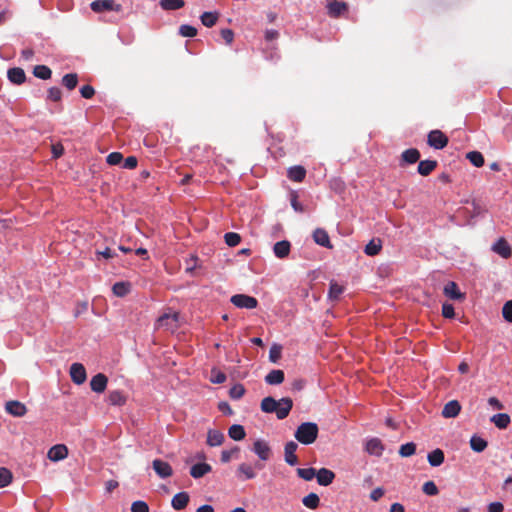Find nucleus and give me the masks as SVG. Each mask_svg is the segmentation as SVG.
<instances>
[{
	"label": "nucleus",
	"mask_w": 512,
	"mask_h": 512,
	"mask_svg": "<svg viewBox=\"0 0 512 512\" xmlns=\"http://www.w3.org/2000/svg\"><path fill=\"white\" fill-rule=\"evenodd\" d=\"M260 407L263 412L275 413L277 418L282 420L289 415L293 407V401L289 397L275 400L273 397L268 396L262 399Z\"/></svg>",
	"instance_id": "f257e3e1"
},
{
	"label": "nucleus",
	"mask_w": 512,
	"mask_h": 512,
	"mask_svg": "<svg viewBox=\"0 0 512 512\" xmlns=\"http://www.w3.org/2000/svg\"><path fill=\"white\" fill-rule=\"evenodd\" d=\"M318 435V426L313 422H305L298 426L295 438L304 445L312 444Z\"/></svg>",
	"instance_id": "f03ea898"
},
{
	"label": "nucleus",
	"mask_w": 512,
	"mask_h": 512,
	"mask_svg": "<svg viewBox=\"0 0 512 512\" xmlns=\"http://www.w3.org/2000/svg\"><path fill=\"white\" fill-rule=\"evenodd\" d=\"M178 318L177 312L164 313L156 320L155 328L174 331L177 328Z\"/></svg>",
	"instance_id": "7ed1b4c3"
},
{
	"label": "nucleus",
	"mask_w": 512,
	"mask_h": 512,
	"mask_svg": "<svg viewBox=\"0 0 512 512\" xmlns=\"http://www.w3.org/2000/svg\"><path fill=\"white\" fill-rule=\"evenodd\" d=\"M90 8L95 13H102L105 11L121 12L122 5L116 3L114 0H95L90 4Z\"/></svg>",
	"instance_id": "20e7f679"
},
{
	"label": "nucleus",
	"mask_w": 512,
	"mask_h": 512,
	"mask_svg": "<svg viewBox=\"0 0 512 512\" xmlns=\"http://www.w3.org/2000/svg\"><path fill=\"white\" fill-rule=\"evenodd\" d=\"M448 137L440 130H432L428 133L427 143L430 147L440 150L447 146Z\"/></svg>",
	"instance_id": "39448f33"
},
{
	"label": "nucleus",
	"mask_w": 512,
	"mask_h": 512,
	"mask_svg": "<svg viewBox=\"0 0 512 512\" xmlns=\"http://www.w3.org/2000/svg\"><path fill=\"white\" fill-rule=\"evenodd\" d=\"M262 468L263 464L259 461L255 462L253 465L251 463H242L237 469V476L241 480L253 479L256 476L254 469L261 470Z\"/></svg>",
	"instance_id": "423d86ee"
},
{
	"label": "nucleus",
	"mask_w": 512,
	"mask_h": 512,
	"mask_svg": "<svg viewBox=\"0 0 512 512\" xmlns=\"http://www.w3.org/2000/svg\"><path fill=\"white\" fill-rule=\"evenodd\" d=\"M231 303L238 308L254 309L258 305L255 297L246 294H236L231 297Z\"/></svg>",
	"instance_id": "0eeeda50"
},
{
	"label": "nucleus",
	"mask_w": 512,
	"mask_h": 512,
	"mask_svg": "<svg viewBox=\"0 0 512 512\" xmlns=\"http://www.w3.org/2000/svg\"><path fill=\"white\" fill-rule=\"evenodd\" d=\"M69 373L71 380L77 385L83 384L87 379L86 369L81 363H73Z\"/></svg>",
	"instance_id": "6e6552de"
},
{
	"label": "nucleus",
	"mask_w": 512,
	"mask_h": 512,
	"mask_svg": "<svg viewBox=\"0 0 512 512\" xmlns=\"http://www.w3.org/2000/svg\"><path fill=\"white\" fill-rule=\"evenodd\" d=\"M492 251L500 255L504 259H508L512 255V248L503 237H500L493 245Z\"/></svg>",
	"instance_id": "1a4fd4ad"
},
{
	"label": "nucleus",
	"mask_w": 512,
	"mask_h": 512,
	"mask_svg": "<svg viewBox=\"0 0 512 512\" xmlns=\"http://www.w3.org/2000/svg\"><path fill=\"white\" fill-rule=\"evenodd\" d=\"M152 467H153L155 473L160 478H163V479L168 478V477L172 476V474H173V469H172L171 465L168 462H165L163 460H160V459L153 460Z\"/></svg>",
	"instance_id": "9d476101"
},
{
	"label": "nucleus",
	"mask_w": 512,
	"mask_h": 512,
	"mask_svg": "<svg viewBox=\"0 0 512 512\" xmlns=\"http://www.w3.org/2000/svg\"><path fill=\"white\" fill-rule=\"evenodd\" d=\"M5 410L8 414L14 417H22L27 412L26 406L22 402L17 400H11L6 402Z\"/></svg>",
	"instance_id": "9b49d317"
},
{
	"label": "nucleus",
	"mask_w": 512,
	"mask_h": 512,
	"mask_svg": "<svg viewBox=\"0 0 512 512\" xmlns=\"http://www.w3.org/2000/svg\"><path fill=\"white\" fill-rule=\"evenodd\" d=\"M327 9L331 17L337 18L348 11V5L343 1L331 0L327 4Z\"/></svg>",
	"instance_id": "f8f14e48"
},
{
	"label": "nucleus",
	"mask_w": 512,
	"mask_h": 512,
	"mask_svg": "<svg viewBox=\"0 0 512 512\" xmlns=\"http://www.w3.org/2000/svg\"><path fill=\"white\" fill-rule=\"evenodd\" d=\"M108 383V378L103 373H98L92 377L90 381L91 390L96 393H102L105 391Z\"/></svg>",
	"instance_id": "ddd939ff"
},
{
	"label": "nucleus",
	"mask_w": 512,
	"mask_h": 512,
	"mask_svg": "<svg viewBox=\"0 0 512 512\" xmlns=\"http://www.w3.org/2000/svg\"><path fill=\"white\" fill-rule=\"evenodd\" d=\"M420 159V152L416 148L406 149L402 152L400 158V166H404L406 164H414L418 162Z\"/></svg>",
	"instance_id": "4468645a"
},
{
	"label": "nucleus",
	"mask_w": 512,
	"mask_h": 512,
	"mask_svg": "<svg viewBox=\"0 0 512 512\" xmlns=\"http://www.w3.org/2000/svg\"><path fill=\"white\" fill-rule=\"evenodd\" d=\"M315 477L319 485L328 486L335 479V473L327 468H321L316 471Z\"/></svg>",
	"instance_id": "2eb2a0df"
},
{
	"label": "nucleus",
	"mask_w": 512,
	"mask_h": 512,
	"mask_svg": "<svg viewBox=\"0 0 512 512\" xmlns=\"http://www.w3.org/2000/svg\"><path fill=\"white\" fill-rule=\"evenodd\" d=\"M313 239L318 245L331 249L333 246L330 242L329 235L325 229L317 228L313 232Z\"/></svg>",
	"instance_id": "dca6fc26"
},
{
	"label": "nucleus",
	"mask_w": 512,
	"mask_h": 512,
	"mask_svg": "<svg viewBox=\"0 0 512 512\" xmlns=\"http://www.w3.org/2000/svg\"><path fill=\"white\" fill-rule=\"evenodd\" d=\"M443 292L445 296L449 297L452 300L465 299V294L460 292L458 285L453 281H450L445 285Z\"/></svg>",
	"instance_id": "f3484780"
},
{
	"label": "nucleus",
	"mask_w": 512,
	"mask_h": 512,
	"mask_svg": "<svg viewBox=\"0 0 512 512\" xmlns=\"http://www.w3.org/2000/svg\"><path fill=\"white\" fill-rule=\"evenodd\" d=\"M460 410V403L457 400H451L444 405L442 416L445 418H454L460 413Z\"/></svg>",
	"instance_id": "a211bd4d"
},
{
	"label": "nucleus",
	"mask_w": 512,
	"mask_h": 512,
	"mask_svg": "<svg viewBox=\"0 0 512 512\" xmlns=\"http://www.w3.org/2000/svg\"><path fill=\"white\" fill-rule=\"evenodd\" d=\"M190 497L187 492H179L175 494L171 500V505L175 510H183L187 507Z\"/></svg>",
	"instance_id": "6ab92c4d"
},
{
	"label": "nucleus",
	"mask_w": 512,
	"mask_h": 512,
	"mask_svg": "<svg viewBox=\"0 0 512 512\" xmlns=\"http://www.w3.org/2000/svg\"><path fill=\"white\" fill-rule=\"evenodd\" d=\"M8 79L16 85H21L26 80V74L22 68L14 67L10 68L7 72Z\"/></svg>",
	"instance_id": "aec40b11"
},
{
	"label": "nucleus",
	"mask_w": 512,
	"mask_h": 512,
	"mask_svg": "<svg viewBox=\"0 0 512 512\" xmlns=\"http://www.w3.org/2000/svg\"><path fill=\"white\" fill-rule=\"evenodd\" d=\"M291 244L287 240L276 242L273 247V252L277 258H286L290 253Z\"/></svg>",
	"instance_id": "412c9836"
},
{
	"label": "nucleus",
	"mask_w": 512,
	"mask_h": 512,
	"mask_svg": "<svg viewBox=\"0 0 512 512\" xmlns=\"http://www.w3.org/2000/svg\"><path fill=\"white\" fill-rule=\"evenodd\" d=\"M212 470L211 466L207 463L200 462L191 466L190 475L195 478H201Z\"/></svg>",
	"instance_id": "4be33fe9"
},
{
	"label": "nucleus",
	"mask_w": 512,
	"mask_h": 512,
	"mask_svg": "<svg viewBox=\"0 0 512 512\" xmlns=\"http://www.w3.org/2000/svg\"><path fill=\"white\" fill-rule=\"evenodd\" d=\"M287 176L294 182H302L306 176V169L301 165L292 166L288 169Z\"/></svg>",
	"instance_id": "5701e85b"
},
{
	"label": "nucleus",
	"mask_w": 512,
	"mask_h": 512,
	"mask_svg": "<svg viewBox=\"0 0 512 512\" xmlns=\"http://www.w3.org/2000/svg\"><path fill=\"white\" fill-rule=\"evenodd\" d=\"M437 165L436 160H422L419 161L417 171L422 176H428L436 169Z\"/></svg>",
	"instance_id": "b1692460"
},
{
	"label": "nucleus",
	"mask_w": 512,
	"mask_h": 512,
	"mask_svg": "<svg viewBox=\"0 0 512 512\" xmlns=\"http://www.w3.org/2000/svg\"><path fill=\"white\" fill-rule=\"evenodd\" d=\"M284 378H285L284 372L282 370L277 369V370L270 371L266 375L265 381H266V383H268L270 385H278L284 381Z\"/></svg>",
	"instance_id": "393cba45"
},
{
	"label": "nucleus",
	"mask_w": 512,
	"mask_h": 512,
	"mask_svg": "<svg viewBox=\"0 0 512 512\" xmlns=\"http://www.w3.org/2000/svg\"><path fill=\"white\" fill-rule=\"evenodd\" d=\"M224 440V435L219 430H209L207 434V444L209 446H219Z\"/></svg>",
	"instance_id": "a878e982"
},
{
	"label": "nucleus",
	"mask_w": 512,
	"mask_h": 512,
	"mask_svg": "<svg viewBox=\"0 0 512 512\" xmlns=\"http://www.w3.org/2000/svg\"><path fill=\"white\" fill-rule=\"evenodd\" d=\"M219 19V13L218 12H204L200 16L201 23L208 28L213 27Z\"/></svg>",
	"instance_id": "bb28decb"
},
{
	"label": "nucleus",
	"mask_w": 512,
	"mask_h": 512,
	"mask_svg": "<svg viewBox=\"0 0 512 512\" xmlns=\"http://www.w3.org/2000/svg\"><path fill=\"white\" fill-rule=\"evenodd\" d=\"M228 435L235 441H240L245 438L246 432L242 425L234 424L228 429Z\"/></svg>",
	"instance_id": "cd10ccee"
},
{
	"label": "nucleus",
	"mask_w": 512,
	"mask_h": 512,
	"mask_svg": "<svg viewBox=\"0 0 512 512\" xmlns=\"http://www.w3.org/2000/svg\"><path fill=\"white\" fill-rule=\"evenodd\" d=\"M382 249V241L380 239H372L364 249V252L369 256H375L379 254Z\"/></svg>",
	"instance_id": "c85d7f7f"
},
{
	"label": "nucleus",
	"mask_w": 512,
	"mask_h": 512,
	"mask_svg": "<svg viewBox=\"0 0 512 512\" xmlns=\"http://www.w3.org/2000/svg\"><path fill=\"white\" fill-rule=\"evenodd\" d=\"M427 459L431 466H440L444 462L443 450H432V452L428 454Z\"/></svg>",
	"instance_id": "c756f323"
},
{
	"label": "nucleus",
	"mask_w": 512,
	"mask_h": 512,
	"mask_svg": "<svg viewBox=\"0 0 512 512\" xmlns=\"http://www.w3.org/2000/svg\"><path fill=\"white\" fill-rule=\"evenodd\" d=\"M302 503L305 507L314 510L319 507L320 498L316 493L312 492V493H309L308 495H306L305 497H303Z\"/></svg>",
	"instance_id": "7c9ffc66"
},
{
	"label": "nucleus",
	"mask_w": 512,
	"mask_h": 512,
	"mask_svg": "<svg viewBox=\"0 0 512 512\" xmlns=\"http://www.w3.org/2000/svg\"><path fill=\"white\" fill-rule=\"evenodd\" d=\"M491 422L500 429L506 428L510 423V416L506 413L495 414L491 417Z\"/></svg>",
	"instance_id": "2f4dec72"
},
{
	"label": "nucleus",
	"mask_w": 512,
	"mask_h": 512,
	"mask_svg": "<svg viewBox=\"0 0 512 512\" xmlns=\"http://www.w3.org/2000/svg\"><path fill=\"white\" fill-rule=\"evenodd\" d=\"M33 75L39 79L47 80L51 78L52 71L46 65H36L33 69Z\"/></svg>",
	"instance_id": "473e14b6"
},
{
	"label": "nucleus",
	"mask_w": 512,
	"mask_h": 512,
	"mask_svg": "<svg viewBox=\"0 0 512 512\" xmlns=\"http://www.w3.org/2000/svg\"><path fill=\"white\" fill-rule=\"evenodd\" d=\"M131 285L128 282H116L113 287V293L118 297H124L130 292Z\"/></svg>",
	"instance_id": "72a5a7b5"
},
{
	"label": "nucleus",
	"mask_w": 512,
	"mask_h": 512,
	"mask_svg": "<svg viewBox=\"0 0 512 512\" xmlns=\"http://www.w3.org/2000/svg\"><path fill=\"white\" fill-rule=\"evenodd\" d=\"M183 0H161L160 6L163 10H178L184 7Z\"/></svg>",
	"instance_id": "f704fd0d"
},
{
	"label": "nucleus",
	"mask_w": 512,
	"mask_h": 512,
	"mask_svg": "<svg viewBox=\"0 0 512 512\" xmlns=\"http://www.w3.org/2000/svg\"><path fill=\"white\" fill-rule=\"evenodd\" d=\"M62 84L68 90H73L78 84V75L76 73H69L63 76Z\"/></svg>",
	"instance_id": "c9c22d12"
},
{
	"label": "nucleus",
	"mask_w": 512,
	"mask_h": 512,
	"mask_svg": "<svg viewBox=\"0 0 512 512\" xmlns=\"http://www.w3.org/2000/svg\"><path fill=\"white\" fill-rule=\"evenodd\" d=\"M466 158L473 164L475 167H482L484 165V157L482 153L478 151L468 152Z\"/></svg>",
	"instance_id": "e433bc0d"
},
{
	"label": "nucleus",
	"mask_w": 512,
	"mask_h": 512,
	"mask_svg": "<svg viewBox=\"0 0 512 512\" xmlns=\"http://www.w3.org/2000/svg\"><path fill=\"white\" fill-rule=\"evenodd\" d=\"M108 401L111 405H123L126 402V398L121 391H111L108 396Z\"/></svg>",
	"instance_id": "4c0bfd02"
},
{
	"label": "nucleus",
	"mask_w": 512,
	"mask_h": 512,
	"mask_svg": "<svg viewBox=\"0 0 512 512\" xmlns=\"http://www.w3.org/2000/svg\"><path fill=\"white\" fill-rule=\"evenodd\" d=\"M344 288L343 286L339 285L336 282H331L329 287V293L328 296L332 300H337L340 295L343 293Z\"/></svg>",
	"instance_id": "58836bf2"
},
{
	"label": "nucleus",
	"mask_w": 512,
	"mask_h": 512,
	"mask_svg": "<svg viewBox=\"0 0 512 512\" xmlns=\"http://www.w3.org/2000/svg\"><path fill=\"white\" fill-rule=\"evenodd\" d=\"M12 473L7 468H0V488L8 486L12 481Z\"/></svg>",
	"instance_id": "ea45409f"
},
{
	"label": "nucleus",
	"mask_w": 512,
	"mask_h": 512,
	"mask_svg": "<svg viewBox=\"0 0 512 512\" xmlns=\"http://www.w3.org/2000/svg\"><path fill=\"white\" fill-rule=\"evenodd\" d=\"M297 475L306 481H311L316 476V469L314 468H298Z\"/></svg>",
	"instance_id": "a19ab883"
},
{
	"label": "nucleus",
	"mask_w": 512,
	"mask_h": 512,
	"mask_svg": "<svg viewBox=\"0 0 512 512\" xmlns=\"http://www.w3.org/2000/svg\"><path fill=\"white\" fill-rule=\"evenodd\" d=\"M225 243L230 247H235L241 242V236L235 232H228L224 235Z\"/></svg>",
	"instance_id": "79ce46f5"
},
{
	"label": "nucleus",
	"mask_w": 512,
	"mask_h": 512,
	"mask_svg": "<svg viewBox=\"0 0 512 512\" xmlns=\"http://www.w3.org/2000/svg\"><path fill=\"white\" fill-rule=\"evenodd\" d=\"M68 456V450H48L47 457L51 461H60Z\"/></svg>",
	"instance_id": "37998d69"
},
{
	"label": "nucleus",
	"mask_w": 512,
	"mask_h": 512,
	"mask_svg": "<svg viewBox=\"0 0 512 512\" xmlns=\"http://www.w3.org/2000/svg\"><path fill=\"white\" fill-rule=\"evenodd\" d=\"M179 34L182 37H195L197 35V29L191 25L183 24L179 27Z\"/></svg>",
	"instance_id": "c03bdc74"
},
{
	"label": "nucleus",
	"mask_w": 512,
	"mask_h": 512,
	"mask_svg": "<svg viewBox=\"0 0 512 512\" xmlns=\"http://www.w3.org/2000/svg\"><path fill=\"white\" fill-rule=\"evenodd\" d=\"M130 510L131 512H150L149 505L143 500L134 501Z\"/></svg>",
	"instance_id": "a18cd8bd"
},
{
	"label": "nucleus",
	"mask_w": 512,
	"mask_h": 512,
	"mask_svg": "<svg viewBox=\"0 0 512 512\" xmlns=\"http://www.w3.org/2000/svg\"><path fill=\"white\" fill-rule=\"evenodd\" d=\"M245 394V388L242 384H236L234 385L230 391H229V395L232 399H240L243 397V395Z\"/></svg>",
	"instance_id": "49530a36"
},
{
	"label": "nucleus",
	"mask_w": 512,
	"mask_h": 512,
	"mask_svg": "<svg viewBox=\"0 0 512 512\" xmlns=\"http://www.w3.org/2000/svg\"><path fill=\"white\" fill-rule=\"evenodd\" d=\"M502 317L505 321L512 323V300H508L502 306Z\"/></svg>",
	"instance_id": "de8ad7c7"
},
{
	"label": "nucleus",
	"mask_w": 512,
	"mask_h": 512,
	"mask_svg": "<svg viewBox=\"0 0 512 512\" xmlns=\"http://www.w3.org/2000/svg\"><path fill=\"white\" fill-rule=\"evenodd\" d=\"M282 347L278 344L271 346L269 351V359L271 362L276 363L281 358Z\"/></svg>",
	"instance_id": "09e8293b"
},
{
	"label": "nucleus",
	"mask_w": 512,
	"mask_h": 512,
	"mask_svg": "<svg viewBox=\"0 0 512 512\" xmlns=\"http://www.w3.org/2000/svg\"><path fill=\"white\" fill-rule=\"evenodd\" d=\"M422 490L423 492L426 494V495H429V496H434V495H437L438 494V488L436 486V484L433 482V481H427L423 484V487H422Z\"/></svg>",
	"instance_id": "8fccbe9b"
},
{
	"label": "nucleus",
	"mask_w": 512,
	"mask_h": 512,
	"mask_svg": "<svg viewBox=\"0 0 512 512\" xmlns=\"http://www.w3.org/2000/svg\"><path fill=\"white\" fill-rule=\"evenodd\" d=\"M122 160L123 155L120 152H112L106 158V161L109 165H118L122 162Z\"/></svg>",
	"instance_id": "3c124183"
},
{
	"label": "nucleus",
	"mask_w": 512,
	"mask_h": 512,
	"mask_svg": "<svg viewBox=\"0 0 512 512\" xmlns=\"http://www.w3.org/2000/svg\"><path fill=\"white\" fill-rule=\"evenodd\" d=\"M48 98L51 101L59 102L62 98V92L58 87H51L48 89Z\"/></svg>",
	"instance_id": "603ef678"
},
{
	"label": "nucleus",
	"mask_w": 512,
	"mask_h": 512,
	"mask_svg": "<svg viewBox=\"0 0 512 512\" xmlns=\"http://www.w3.org/2000/svg\"><path fill=\"white\" fill-rule=\"evenodd\" d=\"M211 372H212V377H211L212 383L222 384L226 381L227 377L223 372L218 371L216 369H213Z\"/></svg>",
	"instance_id": "864d4df0"
},
{
	"label": "nucleus",
	"mask_w": 512,
	"mask_h": 512,
	"mask_svg": "<svg viewBox=\"0 0 512 512\" xmlns=\"http://www.w3.org/2000/svg\"><path fill=\"white\" fill-rule=\"evenodd\" d=\"M222 39L227 45H231L234 40V32L229 28L221 29L220 31Z\"/></svg>",
	"instance_id": "5fc2aeb1"
},
{
	"label": "nucleus",
	"mask_w": 512,
	"mask_h": 512,
	"mask_svg": "<svg viewBox=\"0 0 512 512\" xmlns=\"http://www.w3.org/2000/svg\"><path fill=\"white\" fill-rule=\"evenodd\" d=\"M470 445H471V448H486L487 442L483 438L474 435L470 439Z\"/></svg>",
	"instance_id": "6e6d98bb"
},
{
	"label": "nucleus",
	"mask_w": 512,
	"mask_h": 512,
	"mask_svg": "<svg viewBox=\"0 0 512 512\" xmlns=\"http://www.w3.org/2000/svg\"><path fill=\"white\" fill-rule=\"evenodd\" d=\"M80 94L85 99H91L95 94V90L91 85H84L80 89Z\"/></svg>",
	"instance_id": "4d7b16f0"
},
{
	"label": "nucleus",
	"mask_w": 512,
	"mask_h": 512,
	"mask_svg": "<svg viewBox=\"0 0 512 512\" xmlns=\"http://www.w3.org/2000/svg\"><path fill=\"white\" fill-rule=\"evenodd\" d=\"M442 315L445 318H453L455 316L453 305L449 303H444L442 305Z\"/></svg>",
	"instance_id": "13d9d810"
},
{
	"label": "nucleus",
	"mask_w": 512,
	"mask_h": 512,
	"mask_svg": "<svg viewBox=\"0 0 512 512\" xmlns=\"http://www.w3.org/2000/svg\"><path fill=\"white\" fill-rule=\"evenodd\" d=\"M295 450H285V461L289 465H295L298 463V457L294 453Z\"/></svg>",
	"instance_id": "bf43d9fd"
},
{
	"label": "nucleus",
	"mask_w": 512,
	"mask_h": 512,
	"mask_svg": "<svg viewBox=\"0 0 512 512\" xmlns=\"http://www.w3.org/2000/svg\"><path fill=\"white\" fill-rule=\"evenodd\" d=\"M138 160L135 156H129L124 160L123 168L134 169L137 167Z\"/></svg>",
	"instance_id": "052dcab7"
},
{
	"label": "nucleus",
	"mask_w": 512,
	"mask_h": 512,
	"mask_svg": "<svg viewBox=\"0 0 512 512\" xmlns=\"http://www.w3.org/2000/svg\"><path fill=\"white\" fill-rule=\"evenodd\" d=\"M384 495V490L383 488L381 487H377L375 488L371 493H370V499L372 501H378L382 496Z\"/></svg>",
	"instance_id": "680f3d73"
},
{
	"label": "nucleus",
	"mask_w": 512,
	"mask_h": 512,
	"mask_svg": "<svg viewBox=\"0 0 512 512\" xmlns=\"http://www.w3.org/2000/svg\"><path fill=\"white\" fill-rule=\"evenodd\" d=\"M504 506L501 502H492L488 505V512H503Z\"/></svg>",
	"instance_id": "e2e57ef3"
},
{
	"label": "nucleus",
	"mask_w": 512,
	"mask_h": 512,
	"mask_svg": "<svg viewBox=\"0 0 512 512\" xmlns=\"http://www.w3.org/2000/svg\"><path fill=\"white\" fill-rule=\"evenodd\" d=\"M291 206L296 212H303V206L299 203L297 195L295 194L291 197Z\"/></svg>",
	"instance_id": "0e129e2a"
},
{
	"label": "nucleus",
	"mask_w": 512,
	"mask_h": 512,
	"mask_svg": "<svg viewBox=\"0 0 512 512\" xmlns=\"http://www.w3.org/2000/svg\"><path fill=\"white\" fill-rule=\"evenodd\" d=\"M64 152V148L61 144H56L52 146V154L54 158H59L62 156Z\"/></svg>",
	"instance_id": "69168bd1"
},
{
	"label": "nucleus",
	"mask_w": 512,
	"mask_h": 512,
	"mask_svg": "<svg viewBox=\"0 0 512 512\" xmlns=\"http://www.w3.org/2000/svg\"><path fill=\"white\" fill-rule=\"evenodd\" d=\"M278 36H279L278 31L274 30V29L266 30V32H265V39L267 41L275 40L278 38Z\"/></svg>",
	"instance_id": "338daca9"
},
{
	"label": "nucleus",
	"mask_w": 512,
	"mask_h": 512,
	"mask_svg": "<svg viewBox=\"0 0 512 512\" xmlns=\"http://www.w3.org/2000/svg\"><path fill=\"white\" fill-rule=\"evenodd\" d=\"M218 408L220 411H222L224 414L231 415L233 413L230 405L227 402H219Z\"/></svg>",
	"instance_id": "774afa93"
}]
</instances>
